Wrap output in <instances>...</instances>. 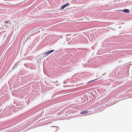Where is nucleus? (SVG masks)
Segmentation results:
<instances>
[{
  "label": "nucleus",
  "instance_id": "1a4fd4ad",
  "mask_svg": "<svg viewBox=\"0 0 132 132\" xmlns=\"http://www.w3.org/2000/svg\"><path fill=\"white\" fill-rule=\"evenodd\" d=\"M7 3L8 4H10L9 3Z\"/></svg>",
  "mask_w": 132,
  "mask_h": 132
},
{
  "label": "nucleus",
  "instance_id": "6e6552de",
  "mask_svg": "<svg viewBox=\"0 0 132 132\" xmlns=\"http://www.w3.org/2000/svg\"><path fill=\"white\" fill-rule=\"evenodd\" d=\"M6 25V26H8V27H9V26H7V25Z\"/></svg>",
  "mask_w": 132,
  "mask_h": 132
},
{
  "label": "nucleus",
  "instance_id": "423d86ee",
  "mask_svg": "<svg viewBox=\"0 0 132 132\" xmlns=\"http://www.w3.org/2000/svg\"><path fill=\"white\" fill-rule=\"evenodd\" d=\"M65 6V7L68 6L69 5V4H66L65 5H64Z\"/></svg>",
  "mask_w": 132,
  "mask_h": 132
},
{
  "label": "nucleus",
  "instance_id": "0eeeda50",
  "mask_svg": "<svg viewBox=\"0 0 132 132\" xmlns=\"http://www.w3.org/2000/svg\"><path fill=\"white\" fill-rule=\"evenodd\" d=\"M95 79V80H93V81H89V82H93V81H95V80H96V79Z\"/></svg>",
  "mask_w": 132,
  "mask_h": 132
},
{
  "label": "nucleus",
  "instance_id": "7ed1b4c3",
  "mask_svg": "<svg viewBox=\"0 0 132 132\" xmlns=\"http://www.w3.org/2000/svg\"><path fill=\"white\" fill-rule=\"evenodd\" d=\"M88 113V111L82 110L81 112L80 113L81 114H85Z\"/></svg>",
  "mask_w": 132,
  "mask_h": 132
},
{
  "label": "nucleus",
  "instance_id": "39448f33",
  "mask_svg": "<svg viewBox=\"0 0 132 132\" xmlns=\"http://www.w3.org/2000/svg\"><path fill=\"white\" fill-rule=\"evenodd\" d=\"M65 7V6L64 5L63 6H62L61 8L62 9H63Z\"/></svg>",
  "mask_w": 132,
  "mask_h": 132
},
{
  "label": "nucleus",
  "instance_id": "f03ea898",
  "mask_svg": "<svg viewBox=\"0 0 132 132\" xmlns=\"http://www.w3.org/2000/svg\"><path fill=\"white\" fill-rule=\"evenodd\" d=\"M120 11L125 13H130L129 10L128 9H124L123 10H121Z\"/></svg>",
  "mask_w": 132,
  "mask_h": 132
},
{
  "label": "nucleus",
  "instance_id": "20e7f679",
  "mask_svg": "<svg viewBox=\"0 0 132 132\" xmlns=\"http://www.w3.org/2000/svg\"><path fill=\"white\" fill-rule=\"evenodd\" d=\"M5 23H8L9 24H10L11 25V22L10 21H6L5 22Z\"/></svg>",
  "mask_w": 132,
  "mask_h": 132
},
{
  "label": "nucleus",
  "instance_id": "f257e3e1",
  "mask_svg": "<svg viewBox=\"0 0 132 132\" xmlns=\"http://www.w3.org/2000/svg\"><path fill=\"white\" fill-rule=\"evenodd\" d=\"M54 51V50H52L49 51L48 52L45 53L44 54V55H46L45 56H47L48 55V54H50L51 53H52Z\"/></svg>",
  "mask_w": 132,
  "mask_h": 132
}]
</instances>
